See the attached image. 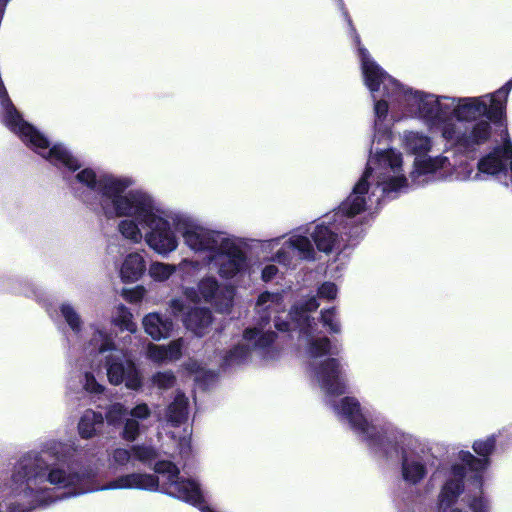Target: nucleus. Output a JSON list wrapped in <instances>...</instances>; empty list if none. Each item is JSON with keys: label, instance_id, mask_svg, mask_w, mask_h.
Masks as SVG:
<instances>
[{"label": "nucleus", "instance_id": "nucleus-26", "mask_svg": "<svg viewBox=\"0 0 512 512\" xmlns=\"http://www.w3.org/2000/svg\"><path fill=\"white\" fill-rule=\"evenodd\" d=\"M142 427L143 426L140 424V422L135 418H127L124 423L121 436L125 441L133 442L140 435Z\"/></svg>", "mask_w": 512, "mask_h": 512}, {"label": "nucleus", "instance_id": "nucleus-9", "mask_svg": "<svg viewBox=\"0 0 512 512\" xmlns=\"http://www.w3.org/2000/svg\"><path fill=\"white\" fill-rule=\"evenodd\" d=\"M401 143L403 148L414 156L413 170L410 173L414 184L422 185L427 182L429 176L450 171L452 164L447 156L430 155L433 138L425 132L405 130L401 134Z\"/></svg>", "mask_w": 512, "mask_h": 512}, {"label": "nucleus", "instance_id": "nucleus-14", "mask_svg": "<svg viewBox=\"0 0 512 512\" xmlns=\"http://www.w3.org/2000/svg\"><path fill=\"white\" fill-rule=\"evenodd\" d=\"M169 309L173 316L181 317L185 327L197 336H202L212 323V313L205 307H191L181 297L169 301Z\"/></svg>", "mask_w": 512, "mask_h": 512}, {"label": "nucleus", "instance_id": "nucleus-20", "mask_svg": "<svg viewBox=\"0 0 512 512\" xmlns=\"http://www.w3.org/2000/svg\"><path fill=\"white\" fill-rule=\"evenodd\" d=\"M188 398L182 393L177 392L174 400L169 404L166 410V419L172 426H179L188 419Z\"/></svg>", "mask_w": 512, "mask_h": 512}, {"label": "nucleus", "instance_id": "nucleus-3", "mask_svg": "<svg viewBox=\"0 0 512 512\" xmlns=\"http://www.w3.org/2000/svg\"><path fill=\"white\" fill-rule=\"evenodd\" d=\"M284 291H264L255 304L256 325L247 328L243 334L244 343L230 350L223 358L225 368L236 367L252 361L255 357L274 360L278 350L274 347L276 338L271 321L279 331L297 329L299 336L306 341V354L311 358V375L321 390L328 396H338L346 392L343 366L336 358H321L328 354L331 342L327 337H318V322L311 313L319 307L314 296L302 297L286 314Z\"/></svg>", "mask_w": 512, "mask_h": 512}, {"label": "nucleus", "instance_id": "nucleus-17", "mask_svg": "<svg viewBox=\"0 0 512 512\" xmlns=\"http://www.w3.org/2000/svg\"><path fill=\"white\" fill-rule=\"evenodd\" d=\"M200 267L201 263L198 260L183 259L178 265L156 261L150 264L148 273L153 280L164 282L178 271L182 281H188Z\"/></svg>", "mask_w": 512, "mask_h": 512}, {"label": "nucleus", "instance_id": "nucleus-23", "mask_svg": "<svg viewBox=\"0 0 512 512\" xmlns=\"http://www.w3.org/2000/svg\"><path fill=\"white\" fill-rule=\"evenodd\" d=\"M321 323L330 333L338 334L341 332V324L334 307L321 311Z\"/></svg>", "mask_w": 512, "mask_h": 512}, {"label": "nucleus", "instance_id": "nucleus-34", "mask_svg": "<svg viewBox=\"0 0 512 512\" xmlns=\"http://www.w3.org/2000/svg\"><path fill=\"white\" fill-rule=\"evenodd\" d=\"M278 272L279 270L277 266L273 264L266 265L261 272V278L264 282H269L275 278Z\"/></svg>", "mask_w": 512, "mask_h": 512}, {"label": "nucleus", "instance_id": "nucleus-21", "mask_svg": "<svg viewBox=\"0 0 512 512\" xmlns=\"http://www.w3.org/2000/svg\"><path fill=\"white\" fill-rule=\"evenodd\" d=\"M104 418L101 413L87 409L81 416L78 423V433L83 439L92 438L97 427L103 424Z\"/></svg>", "mask_w": 512, "mask_h": 512}, {"label": "nucleus", "instance_id": "nucleus-5", "mask_svg": "<svg viewBox=\"0 0 512 512\" xmlns=\"http://www.w3.org/2000/svg\"><path fill=\"white\" fill-rule=\"evenodd\" d=\"M77 455L75 441L49 439L42 442L39 451L23 455L15 464L12 493L27 509H34L97 491L90 485L96 472L83 466Z\"/></svg>", "mask_w": 512, "mask_h": 512}, {"label": "nucleus", "instance_id": "nucleus-15", "mask_svg": "<svg viewBox=\"0 0 512 512\" xmlns=\"http://www.w3.org/2000/svg\"><path fill=\"white\" fill-rule=\"evenodd\" d=\"M467 467L459 463H453L445 473L444 481L437 496V508L439 512H446L455 505L465 491V477Z\"/></svg>", "mask_w": 512, "mask_h": 512}, {"label": "nucleus", "instance_id": "nucleus-24", "mask_svg": "<svg viewBox=\"0 0 512 512\" xmlns=\"http://www.w3.org/2000/svg\"><path fill=\"white\" fill-rule=\"evenodd\" d=\"M114 324L119 326L121 330L135 333L137 331V325L132 320V314L124 306L119 307V315L114 319Z\"/></svg>", "mask_w": 512, "mask_h": 512}, {"label": "nucleus", "instance_id": "nucleus-13", "mask_svg": "<svg viewBox=\"0 0 512 512\" xmlns=\"http://www.w3.org/2000/svg\"><path fill=\"white\" fill-rule=\"evenodd\" d=\"M495 444L496 439L494 435L476 440L472 448L480 458L465 450H460L457 453L456 459L474 473L472 481L476 487L481 488L483 486V472L489 467V456L494 451Z\"/></svg>", "mask_w": 512, "mask_h": 512}, {"label": "nucleus", "instance_id": "nucleus-7", "mask_svg": "<svg viewBox=\"0 0 512 512\" xmlns=\"http://www.w3.org/2000/svg\"><path fill=\"white\" fill-rule=\"evenodd\" d=\"M341 205L333 214V222H325L305 229H297L289 235L261 241L262 251L276 252L272 261L284 266H294L299 261L312 262L317 259V251L329 254L340 246L343 236L358 237L359 227L354 217L358 213H341Z\"/></svg>", "mask_w": 512, "mask_h": 512}, {"label": "nucleus", "instance_id": "nucleus-4", "mask_svg": "<svg viewBox=\"0 0 512 512\" xmlns=\"http://www.w3.org/2000/svg\"><path fill=\"white\" fill-rule=\"evenodd\" d=\"M512 78L493 93L481 96L438 95L418 89L401 93L410 115L464 154L476 152L492 136L491 121L500 120L506 110Z\"/></svg>", "mask_w": 512, "mask_h": 512}, {"label": "nucleus", "instance_id": "nucleus-6", "mask_svg": "<svg viewBox=\"0 0 512 512\" xmlns=\"http://www.w3.org/2000/svg\"><path fill=\"white\" fill-rule=\"evenodd\" d=\"M82 347L83 355L78 357L75 367L69 372L66 384L68 393L102 394L105 387L93 374V371L101 369L102 363L110 384L118 386L124 383L131 390L141 387L142 379L136 364L117 348L112 335L104 327L91 326V337Z\"/></svg>", "mask_w": 512, "mask_h": 512}, {"label": "nucleus", "instance_id": "nucleus-11", "mask_svg": "<svg viewBox=\"0 0 512 512\" xmlns=\"http://www.w3.org/2000/svg\"><path fill=\"white\" fill-rule=\"evenodd\" d=\"M207 261L223 279H233L248 268V257L240 241L230 235L207 257Z\"/></svg>", "mask_w": 512, "mask_h": 512}, {"label": "nucleus", "instance_id": "nucleus-28", "mask_svg": "<svg viewBox=\"0 0 512 512\" xmlns=\"http://www.w3.org/2000/svg\"><path fill=\"white\" fill-rule=\"evenodd\" d=\"M126 414L127 409L122 403H113L107 408L106 420L111 425H118Z\"/></svg>", "mask_w": 512, "mask_h": 512}, {"label": "nucleus", "instance_id": "nucleus-22", "mask_svg": "<svg viewBox=\"0 0 512 512\" xmlns=\"http://www.w3.org/2000/svg\"><path fill=\"white\" fill-rule=\"evenodd\" d=\"M109 467L114 471H120L133 466L132 448H115L108 455Z\"/></svg>", "mask_w": 512, "mask_h": 512}, {"label": "nucleus", "instance_id": "nucleus-8", "mask_svg": "<svg viewBox=\"0 0 512 512\" xmlns=\"http://www.w3.org/2000/svg\"><path fill=\"white\" fill-rule=\"evenodd\" d=\"M387 453L371 451L381 459H400V476L409 487L418 486L427 477L430 468L436 466L437 457L429 442L392 428L382 439Z\"/></svg>", "mask_w": 512, "mask_h": 512}, {"label": "nucleus", "instance_id": "nucleus-25", "mask_svg": "<svg viewBox=\"0 0 512 512\" xmlns=\"http://www.w3.org/2000/svg\"><path fill=\"white\" fill-rule=\"evenodd\" d=\"M151 381L158 389L168 390L175 385L176 377L172 371H163L155 373Z\"/></svg>", "mask_w": 512, "mask_h": 512}, {"label": "nucleus", "instance_id": "nucleus-1", "mask_svg": "<svg viewBox=\"0 0 512 512\" xmlns=\"http://www.w3.org/2000/svg\"><path fill=\"white\" fill-rule=\"evenodd\" d=\"M74 181L86 191L83 202L107 219L123 218L117 224L121 236L133 244L143 240L156 254L166 257L179 247L178 234L184 245L196 254H212L228 236L202 224L193 216L170 209L143 189H131L128 176L97 173L80 168Z\"/></svg>", "mask_w": 512, "mask_h": 512}, {"label": "nucleus", "instance_id": "nucleus-10", "mask_svg": "<svg viewBox=\"0 0 512 512\" xmlns=\"http://www.w3.org/2000/svg\"><path fill=\"white\" fill-rule=\"evenodd\" d=\"M330 406L337 417L349 425L352 432L367 446L370 452L387 453L381 441L392 429L391 426L370 421L362 412L358 399L352 396L332 401Z\"/></svg>", "mask_w": 512, "mask_h": 512}, {"label": "nucleus", "instance_id": "nucleus-30", "mask_svg": "<svg viewBox=\"0 0 512 512\" xmlns=\"http://www.w3.org/2000/svg\"><path fill=\"white\" fill-rule=\"evenodd\" d=\"M148 358L157 364L169 362L165 345H156L150 343L147 348Z\"/></svg>", "mask_w": 512, "mask_h": 512}, {"label": "nucleus", "instance_id": "nucleus-12", "mask_svg": "<svg viewBox=\"0 0 512 512\" xmlns=\"http://www.w3.org/2000/svg\"><path fill=\"white\" fill-rule=\"evenodd\" d=\"M182 293L190 302L212 304L221 313L228 312L233 302V290L221 291L218 280L212 275L200 279L196 286H184Z\"/></svg>", "mask_w": 512, "mask_h": 512}, {"label": "nucleus", "instance_id": "nucleus-16", "mask_svg": "<svg viewBox=\"0 0 512 512\" xmlns=\"http://www.w3.org/2000/svg\"><path fill=\"white\" fill-rule=\"evenodd\" d=\"M58 312L63 322L71 331V337L68 338L70 348L80 356L83 355L82 344L91 337L92 323L85 328L84 320L76 307L71 301H62L58 306ZM96 326H100L96 324Z\"/></svg>", "mask_w": 512, "mask_h": 512}, {"label": "nucleus", "instance_id": "nucleus-19", "mask_svg": "<svg viewBox=\"0 0 512 512\" xmlns=\"http://www.w3.org/2000/svg\"><path fill=\"white\" fill-rule=\"evenodd\" d=\"M145 332L154 340L168 338L173 330V322L158 313H149L143 318Z\"/></svg>", "mask_w": 512, "mask_h": 512}, {"label": "nucleus", "instance_id": "nucleus-33", "mask_svg": "<svg viewBox=\"0 0 512 512\" xmlns=\"http://www.w3.org/2000/svg\"><path fill=\"white\" fill-rule=\"evenodd\" d=\"M150 416L151 410L146 403L138 404L130 411V417L139 422L148 419Z\"/></svg>", "mask_w": 512, "mask_h": 512}, {"label": "nucleus", "instance_id": "nucleus-27", "mask_svg": "<svg viewBox=\"0 0 512 512\" xmlns=\"http://www.w3.org/2000/svg\"><path fill=\"white\" fill-rule=\"evenodd\" d=\"M480 493L469 497L467 505L472 512H491V504L487 497L482 493V487L479 488Z\"/></svg>", "mask_w": 512, "mask_h": 512}, {"label": "nucleus", "instance_id": "nucleus-32", "mask_svg": "<svg viewBox=\"0 0 512 512\" xmlns=\"http://www.w3.org/2000/svg\"><path fill=\"white\" fill-rule=\"evenodd\" d=\"M183 346L184 340L182 338L173 340L167 346H165L169 362L180 359L182 356Z\"/></svg>", "mask_w": 512, "mask_h": 512}, {"label": "nucleus", "instance_id": "nucleus-2", "mask_svg": "<svg viewBox=\"0 0 512 512\" xmlns=\"http://www.w3.org/2000/svg\"><path fill=\"white\" fill-rule=\"evenodd\" d=\"M348 25L358 47L362 76L374 101L375 133L370 149L366 169L356 182L350 195L341 203V213H361L380 204L383 199H395L408 187V179L403 167V155L394 148L380 149L376 143L386 142L390 137V128L385 121L390 115L393 122L403 118H412L407 102L401 93L412 89L399 83L387 74L371 57L361 43L347 13Z\"/></svg>", "mask_w": 512, "mask_h": 512}, {"label": "nucleus", "instance_id": "nucleus-35", "mask_svg": "<svg viewBox=\"0 0 512 512\" xmlns=\"http://www.w3.org/2000/svg\"><path fill=\"white\" fill-rule=\"evenodd\" d=\"M450 512H468L466 510H464L463 508H460V507H451L450 508Z\"/></svg>", "mask_w": 512, "mask_h": 512}, {"label": "nucleus", "instance_id": "nucleus-29", "mask_svg": "<svg viewBox=\"0 0 512 512\" xmlns=\"http://www.w3.org/2000/svg\"><path fill=\"white\" fill-rule=\"evenodd\" d=\"M133 460L136 459L142 463H150L156 458V451L149 446L135 445L132 447Z\"/></svg>", "mask_w": 512, "mask_h": 512}, {"label": "nucleus", "instance_id": "nucleus-31", "mask_svg": "<svg viewBox=\"0 0 512 512\" xmlns=\"http://www.w3.org/2000/svg\"><path fill=\"white\" fill-rule=\"evenodd\" d=\"M338 294V288L335 283L333 282H324L318 287L317 296L313 295L316 300L318 301V297L327 300L332 301L337 297ZM311 295H307L306 297H310Z\"/></svg>", "mask_w": 512, "mask_h": 512}, {"label": "nucleus", "instance_id": "nucleus-18", "mask_svg": "<svg viewBox=\"0 0 512 512\" xmlns=\"http://www.w3.org/2000/svg\"><path fill=\"white\" fill-rule=\"evenodd\" d=\"M146 270V262L139 252H131L124 258L120 267V277L123 282L138 281Z\"/></svg>", "mask_w": 512, "mask_h": 512}]
</instances>
